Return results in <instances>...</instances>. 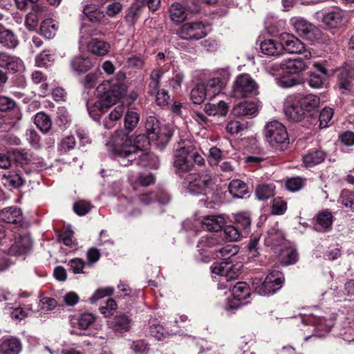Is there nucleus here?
<instances>
[{
    "instance_id": "obj_43",
    "label": "nucleus",
    "mask_w": 354,
    "mask_h": 354,
    "mask_svg": "<svg viewBox=\"0 0 354 354\" xmlns=\"http://www.w3.org/2000/svg\"><path fill=\"white\" fill-rule=\"evenodd\" d=\"M58 26L52 19L44 20L40 25V34L46 39H52L56 35Z\"/></svg>"
},
{
    "instance_id": "obj_23",
    "label": "nucleus",
    "mask_w": 354,
    "mask_h": 354,
    "mask_svg": "<svg viewBox=\"0 0 354 354\" xmlns=\"http://www.w3.org/2000/svg\"><path fill=\"white\" fill-rule=\"evenodd\" d=\"M280 66L283 73L288 75H299L307 68L301 58L285 59L281 62Z\"/></svg>"
},
{
    "instance_id": "obj_41",
    "label": "nucleus",
    "mask_w": 354,
    "mask_h": 354,
    "mask_svg": "<svg viewBox=\"0 0 354 354\" xmlns=\"http://www.w3.org/2000/svg\"><path fill=\"white\" fill-rule=\"evenodd\" d=\"M228 190L233 197L243 198L245 194L248 193V186L241 180L234 179L230 181Z\"/></svg>"
},
{
    "instance_id": "obj_62",
    "label": "nucleus",
    "mask_w": 354,
    "mask_h": 354,
    "mask_svg": "<svg viewBox=\"0 0 354 354\" xmlns=\"http://www.w3.org/2000/svg\"><path fill=\"white\" fill-rule=\"evenodd\" d=\"M30 248L28 243L26 244L22 241L15 242L10 247V252L15 255L21 256L26 254Z\"/></svg>"
},
{
    "instance_id": "obj_47",
    "label": "nucleus",
    "mask_w": 354,
    "mask_h": 354,
    "mask_svg": "<svg viewBox=\"0 0 354 354\" xmlns=\"http://www.w3.org/2000/svg\"><path fill=\"white\" fill-rule=\"evenodd\" d=\"M328 79V77H323L319 73L310 70L307 74L306 82L310 87L313 88H319L324 86Z\"/></svg>"
},
{
    "instance_id": "obj_21",
    "label": "nucleus",
    "mask_w": 354,
    "mask_h": 354,
    "mask_svg": "<svg viewBox=\"0 0 354 354\" xmlns=\"http://www.w3.org/2000/svg\"><path fill=\"white\" fill-rule=\"evenodd\" d=\"M139 200L145 205H149L153 202H158L162 205H167L171 200L167 192L161 188H157L149 192H146L139 196Z\"/></svg>"
},
{
    "instance_id": "obj_32",
    "label": "nucleus",
    "mask_w": 354,
    "mask_h": 354,
    "mask_svg": "<svg viewBox=\"0 0 354 354\" xmlns=\"http://www.w3.org/2000/svg\"><path fill=\"white\" fill-rule=\"evenodd\" d=\"M326 153L320 149H310L303 156V162L308 167H312L323 162L326 158Z\"/></svg>"
},
{
    "instance_id": "obj_6",
    "label": "nucleus",
    "mask_w": 354,
    "mask_h": 354,
    "mask_svg": "<svg viewBox=\"0 0 354 354\" xmlns=\"http://www.w3.org/2000/svg\"><path fill=\"white\" fill-rule=\"evenodd\" d=\"M252 218L248 212H239L233 216L231 224L224 227V234L230 241H236L247 236L251 230Z\"/></svg>"
},
{
    "instance_id": "obj_59",
    "label": "nucleus",
    "mask_w": 354,
    "mask_h": 354,
    "mask_svg": "<svg viewBox=\"0 0 354 354\" xmlns=\"http://www.w3.org/2000/svg\"><path fill=\"white\" fill-rule=\"evenodd\" d=\"M90 203L85 201H78L73 204V211L78 216H84L91 210Z\"/></svg>"
},
{
    "instance_id": "obj_39",
    "label": "nucleus",
    "mask_w": 354,
    "mask_h": 354,
    "mask_svg": "<svg viewBox=\"0 0 354 354\" xmlns=\"http://www.w3.org/2000/svg\"><path fill=\"white\" fill-rule=\"evenodd\" d=\"M276 186L274 183L259 184L255 189V195L260 201L268 200L275 195Z\"/></svg>"
},
{
    "instance_id": "obj_36",
    "label": "nucleus",
    "mask_w": 354,
    "mask_h": 354,
    "mask_svg": "<svg viewBox=\"0 0 354 354\" xmlns=\"http://www.w3.org/2000/svg\"><path fill=\"white\" fill-rule=\"evenodd\" d=\"M140 121V114L136 111L128 109L124 117V129L120 130L123 131L124 134L130 135L136 128Z\"/></svg>"
},
{
    "instance_id": "obj_27",
    "label": "nucleus",
    "mask_w": 354,
    "mask_h": 354,
    "mask_svg": "<svg viewBox=\"0 0 354 354\" xmlns=\"http://www.w3.org/2000/svg\"><path fill=\"white\" fill-rule=\"evenodd\" d=\"M23 220L22 211L17 207H5L0 211V221L10 224L20 223Z\"/></svg>"
},
{
    "instance_id": "obj_3",
    "label": "nucleus",
    "mask_w": 354,
    "mask_h": 354,
    "mask_svg": "<svg viewBox=\"0 0 354 354\" xmlns=\"http://www.w3.org/2000/svg\"><path fill=\"white\" fill-rule=\"evenodd\" d=\"M174 172L179 177L189 173L195 165H205L204 158L198 153L196 146L189 140H181L174 150L173 158Z\"/></svg>"
},
{
    "instance_id": "obj_48",
    "label": "nucleus",
    "mask_w": 354,
    "mask_h": 354,
    "mask_svg": "<svg viewBox=\"0 0 354 354\" xmlns=\"http://www.w3.org/2000/svg\"><path fill=\"white\" fill-rule=\"evenodd\" d=\"M34 122L43 132H48L52 126V122L48 115L44 112H39L35 116Z\"/></svg>"
},
{
    "instance_id": "obj_9",
    "label": "nucleus",
    "mask_w": 354,
    "mask_h": 354,
    "mask_svg": "<svg viewBox=\"0 0 354 354\" xmlns=\"http://www.w3.org/2000/svg\"><path fill=\"white\" fill-rule=\"evenodd\" d=\"M291 22L297 34L312 43L323 41L322 32L320 29L303 18H292Z\"/></svg>"
},
{
    "instance_id": "obj_50",
    "label": "nucleus",
    "mask_w": 354,
    "mask_h": 354,
    "mask_svg": "<svg viewBox=\"0 0 354 354\" xmlns=\"http://www.w3.org/2000/svg\"><path fill=\"white\" fill-rule=\"evenodd\" d=\"M257 111V106L253 102H241L235 109L236 114L240 115H252Z\"/></svg>"
},
{
    "instance_id": "obj_11",
    "label": "nucleus",
    "mask_w": 354,
    "mask_h": 354,
    "mask_svg": "<svg viewBox=\"0 0 354 354\" xmlns=\"http://www.w3.org/2000/svg\"><path fill=\"white\" fill-rule=\"evenodd\" d=\"M353 66L347 62L332 69L331 76L336 80V85L340 90L351 91L353 87L354 73Z\"/></svg>"
},
{
    "instance_id": "obj_18",
    "label": "nucleus",
    "mask_w": 354,
    "mask_h": 354,
    "mask_svg": "<svg viewBox=\"0 0 354 354\" xmlns=\"http://www.w3.org/2000/svg\"><path fill=\"white\" fill-rule=\"evenodd\" d=\"M95 59L84 55L74 56L70 61L71 69L78 75L87 73L95 67Z\"/></svg>"
},
{
    "instance_id": "obj_12",
    "label": "nucleus",
    "mask_w": 354,
    "mask_h": 354,
    "mask_svg": "<svg viewBox=\"0 0 354 354\" xmlns=\"http://www.w3.org/2000/svg\"><path fill=\"white\" fill-rule=\"evenodd\" d=\"M205 24L200 21L184 23L177 31L180 38L185 40H199L207 35Z\"/></svg>"
},
{
    "instance_id": "obj_45",
    "label": "nucleus",
    "mask_w": 354,
    "mask_h": 354,
    "mask_svg": "<svg viewBox=\"0 0 354 354\" xmlns=\"http://www.w3.org/2000/svg\"><path fill=\"white\" fill-rule=\"evenodd\" d=\"M232 295L234 298H239L243 300L248 299L250 295V288L249 285L245 281L237 282L232 289Z\"/></svg>"
},
{
    "instance_id": "obj_30",
    "label": "nucleus",
    "mask_w": 354,
    "mask_h": 354,
    "mask_svg": "<svg viewBox=\"0 0 354 354\" xmlns=\"http://www.w3.org/2000/svg\"><path fill=\"white\" fill-rule=\"evenodd\" d=\"M111 48L109 42L98 38H91L87 44L88 50L93 55L102 57L108 54Z\"/></svg>"
},
{
    "instance_id": "obj_54",
    "label": "nucleus",
    "mask_w": 354,
    "mask_h": 354,
    "mask_svg": "<svg viewBox=\"0 0 354 354\" xmlns=\"http://www.w3.org/2000/svg\"><path fill=\"white\" fill-rule=\"evenodd\" d=\"M15 160L19 164L30 165L32 163V154L24 149H15L13 151Z\"/></svg>"
},
{
    "instance_id": "obj_16",
    "label": "nucleus",
    "mask_w": 354,
    "mask_h": 354,
    "mask_svg": "<svg viewBox=\"0 0 354 354\" xmlns=\"http://www.w3.org/2000/svg\"><path fill=\"white\" fill-rule=\"evenodd\" d=\"M22 64L23 62L19 57L4 51L0 52V71L5 75L17 73Z\"/></svg>"
},
{
    "instance_id": "obj_20",
    "label": "nucleus",
    "mask_w": 354,
    "mask_h": 354,
    "mask_svg": "<svg viewBox=\"0 0 354 354\" xmlns=\"http://www.w3.org/2000/svg\"><path fill=\"white\" fill-rule=\"evenodd\" d=\"M225 239H227V236H225L224 231L203 236L198 242L197 248L201 250L218 249L224 243Z\"/></svg>"
},
{
    "instance_id": "obj_14",
    "label": "nucleus",
    "mask_w": 354,
    "mask_h": 354,
    "mask_svg": "<svg viewBox=\"0 0 354 354\" xmlns=\"http://www.w3.org/2000/svg\"><path fill=\"white\" fill-rule=\"evenodd\" d=\"M283 112L288 120L292 122H300L305 118H308L295 94L286 97Z\"/></svg>"
},
{
    "instance_id": "obj_29",
    "label": "nucleus",
    "mask_w": 354,
    "mask_h": 354,
    "mask_svg": "<svg viewBox=\"0 0 354 354\" xmlns=\"http://www.w3.org/2000/svg\"><path fill=\"white\" fill-rule=\"evenodd\" d=\"M86 106L89 115L95 121H99L102 114L111 107L100 98L95 102H93L91 100H87Z\"/></svg>"
},
{
    "instance_id": "obj_5",
    "label": "nucleus",
    "mask_w": 354,
    "mask_h": 354,
    "mask_svg": "<svg viewBox=\"0 0 354 354\" xmlns=\"http://www.w3.org/2000/svg\"><path fill=\"white\" fill-rule=\"evenodd\" d=\"M145 128L147 134L160 148H164L173 136V130L166 124H162L154 115H147L145 120Z\"/></svg>"
},
{
    "instance_id": "obj_31",
    "label": "nucleus",
    "mask_w": 354,
    "mask_h": 354,
    "mask_svg": "<svg viewBox=\"0 0 354 354\" xmlns=\"http://www.w3.org/2000/svg\"><path fill=\"white\" fill-rule=\"evenodd\" d=\"M144 10L142 3L140 1L136 0L133 2L126 10L124 20L126 23L133 26L140 19Z\"/></svg>"
},
{
    "instance_id": "obj_33",
    "label": "nucleus",
    "mask_w": 354,
    "mask_h": 354,
    "mask_svg": "<svg viewBox=\"0 0 354 354\" xmlns=\"http://www.w3.org/2000/svg\"><path fill=\"white\" fill-rule=\"evenodd\" d=\"M19 44L17 35L3 25L0 30V44L8 49H15Z\"/></svg>"
},
{
    "instance_id": "obj_61",
    "label": "nucleus",
    "mask_w": 354,
    "mask_h": 354,
    "mask_svg": "<svg viewBox=\"0 0 354 354\" xmlns=\"http://www.w3.org/2000/svg\"><path fill=\"white\" fill-rule=\"evenodd\" d=\"M313 71L319 73L323 77L329 78L331 77L332 69H328L326 66V61L323 62H315L313 65Z\"/></svg>"
},
{
    "instance_id": "obj_38",
    "label": "nucleus",
    "mask_w": 354,
    "mask_h": 354,
    "mask_svg": "<svg viewBox=\"0 0 354 354\" xmlns=\"http://www.w3.org/2000/svg\"><path fill=\"white\" fill-rule=\"evenodd\" d=\"M83 13L93 23L102 24L105 19L104 12L96 8L95 5H86L83 9Z\"/></svg>"
},
{
    "instance_id": "obj_26",
    "label": "nucleus",
    "mask_w": 354,
    "mask_h": 354,
    "mask_svg": "<svg viewBox=\"0 0 354 354\" xmlns=\"http://www.w3.org/2000/svg\"><path fill=\"white\" fill-rule=\"evenodd\" d=\"M25 180L16 171H8L1 177V183L9 190L19 189L24 185Z\"/></svg>"
},
{
    "instance_id": "obj_35",
    "label": "nucleus",
    "mask_w": 354,
    "mask_h": 354,
    "mask_svg": "<svg viewBox=\"0 0 354 354\" xmlns=\"http://www.w3.org/2000/svg\"><path fill=\"white\" fill-rule=\"evenodd\" d=\"M260 48L263 53L269 56H278L283 54V47L279 40L278 42L272 39L261 41Z\"/></svg>"
},
{
    "instance_id": "obj_40",
    "label": "nucleus",
    "mask_w": 354,
    "mask_h": 354,
    "mask_svg": "<svg viewBox=\"0 0 354 354\" xmlns=\"http://www.w3.org/2000/svg\"><path fill=\"white\" fill-rule=\"evenodd\" d=\"M171 21L178 24L183 22L187 17L186 8L180 3H173L169 9Z\"/></svg>"
},
{
    "instance_id": "obj_55",
    "label": "nucleus",
    "mask_w": 354,
    "mask_h": 354,
    "mask_svg": "<svg viewBox=\"0 0 354 354\" xmlns=\"http://www.w3.org/2000/svg\"><path fill=\"white\" fill-rule=\"evenodd\" d=\"M339 200L344 207L354 212V192L343 189L341 192Z\"/></svg>"
},
{
    "instance_id": "obj_57",
    "label": "nucleus",
    "mask_w": 354,
    "mask_h": 354,
    "mask_svg": "<svg viewBox=\"0 0 354 354\" xmlns=\"http://www.w3.org/2000/svg\"><path fill=\"white\" fill-rule=\"evenodd\" d=\"M113 292L114 289L112 287L100 288L95 291L89 300L91 303L94 304L105 297L111 296Z\"/></svg>"
},
{
    "instance_id": "obj_63",
    "label": "nucleus",
    "mask_w": 354,
    "mask_h": 354,
    "mask_svg": "<svg viewBox=\"0 0 354 354\" xmlns=\"http://www.w3.org/2000/svg\"><path fill=\"white\" fill-rule=\"evenodd\" d=\"M222 151L216 147H212L209 150L208 161L211 165H217L222 159Z\"/></svg>"
},
{
    "instance_id": "obj_56",
    "label": "nucleus",
    "mask_w": 354,
    "mask_h": 354,
    "mask_svg": "<svg viewBox=\"0 0 354 354\" xmlns=\"http://www.w3.org/2000/svg\"><path fill=\"white\" fill-rule=\"evenodd\" d=\"M95 317L88 313H84L80 315L77 319V326L82 330H86L95 322Z\"/></svg>"
},
{
    "instance_id": "obj_49",
    "label": "nucleus",
    "mask_w": 354,
    "mask_h": 354,
    "mask_svg": "<svg viewBox=\"0 0 354 354\" xmlns=\"http://www.w3.org/2000/svg\"><path fill=\"white\" fill-rule=\"evenodd\" d=\"M55 54L50 50H44L35 57V64L38 67L48 68L55 60Z\"/></svg>"
},
{
    "instance_id": "obj_34",
    "label": "nucleus",
    "mask_w": 354,
    "mask_h": 354,
    "mask_svg": "<svg viewBox=\"0 0 354 354\" xmlns=\"http://www.w3.org/2000/svg\"><path fill=\"white\" fill-rule=\"evenodd\" d=\"M333 216L328 209L319 212L316 216V223L313 226L315 231L324 232L330 228L333 223Z\"/></svg>"
},
{
    "instance_id": "obj_19",
    "label": "nucleus",
    "mask_w": 354,
    "mask_h": 354,
    "mask_svg": "<svg viewBox=\"0 0 354 354\" xmlns=\"http://www.w3.org/2000/svg\"><path fill=\"white\" fill-rule=\"evenodd\" d=\"M295 95L299 101L304 112H306L307 117L310 120L311 114L318 111L320 104V97L313 93H297Z\"/></svg>"
},
{
    "instance_id": "obj_44",
    "label": "nucleus",
    "mask_w": 354,
    "mask_h": 354,
    "mask_svg": "<svg viewBox=\"0 0 354 354\" xmlns=\"http://www.w3.org/2000/svg\"><path fill=\"white\" fill-rule=\"evenodd\" d=\"M285 240L283 232L278 228L273 227L268 231L265 241L271 246H278L281 245Z\"/></svg>"
},
{
    "instance_id": "obj_24",
    "label": "nucleus",
    "mask_w": 354,
    "mask_h": 354,
    "mask_svg": "<svg viewBox=\"0 0 354 354\" xmlns=\"http://www.w3.org/2000/svg\"><path fill=\"white\" fill-rule=\"evenodd\" d=\"M21 348V342L17 337H3L0 339V351L3 354H19Z\"/></svg>"
},
{
    "instance_id": "obj_13",
    "label": "nucleus",
    "mask_w": 354,
    "mask_h": 354,
    "mask_svg": "<svg viewBox=\"0 0 354 354\" xmlns=\"http://www.w3.org/2000/svg\"><path fill=\"white\" fill-rule=\"evenodd\" d=\"M279 41L283 47V52L286 51L290 54H302L308 58L311 56L310 51L306 50L305 45L297 37L288 32L280 35Z\"/></svg>"
},
{
    "instance_id": "obj_10",
    "label": "nucleus",
    "mask_w": 354,
    "mask_h": 354,
    "mask_svg": "<svg viewBox=\"0 0 354 354\" xmlns=\"http://www.w3.org/2000/svg\"><path fill=\"white\" fill-rule=\"evenodd\" d=\"M258 85L248 73L239 75L234 82L232 95L236 98H243L256 95Z\"/></svg>"
},
{
    "instance_id": "obj_7",
    "label": "nucleus",
    "mask_w": 354,
    "mask_h": 354,
    "mask_svg": "<svg viewBox=\"0 0 354 354\" xmlns=\"http://www.w3.org/2000/svg\"><path fill=\"white\" fill-rule=\"evenodd\" d=\"M98 98L112 106L125 96L127 86L126 84H119L110 81H105L97 87Z\"/></svg>"
},
{
    "instance_id": "obj_4",
    "label": "nucleus",
    "mask_w": 354,
    "mask_h": 354,
    "mask_svg": "<svg viewBox=\"0 0 354 354\" xmlns=\"http://www.w3.org/2000/svg\"><path fill=\"white\" fill-rule=\"evenodd\" d=\"M263 134L270 146L276 151H284L289 146L286 127L277 120L268 122L263 129Z\"/></svg>"
},
{
    "instance_id": "obj_58",
    "label": "nucleus",
    "mask_w": 354,
    "mask_h": 354,
    "mask_svg": "<svg viewBox=\"0 0 354 354\" xmlns=\"http://www.w3.org/2000/svg\"><path fill=\"white\" fill-rule=\"evenodd\" d=\"M69 270L74 274L85 273L84 271L86 263L80 258H73L68 262Z\"/></svg>"
},
{
    "instance_id": "obj_60",
    "label": "nucleus",
    "mask_w": 354,
    "mask_h": 354,
    "mask_svg": "<svg viewBox=\"0 0 354 354\" xmlns=\"http://www.w3.org/2000/svg\"><path fill=\"white\" fill-rule=\"evenodd\" d=\"M247 128V124L238 120H231L226 126V130L230 134H238Z\"/></svg>"
},
{
    "instance_id": "obj_37",
    "label": "nucleus",
    "mask_w": 354,
    "mask_h": 354,
    "mask_svg": "<svg viewBox=\"0 0 354 354\" xmlns=\"http://www.w3.org/2000/svg\"><path fill=\"white\" fill-rule=\"evenodd\" d=\"M224 243L218 249H214L216 259H220L222 261H230L234 259V256L238 253L239 248L237 245Z\"/></svg>"
},
{
    "instance_id": "obj_42",
    "label": "nucleus",
    "mask_w": 354,
    "mask_h": 354,
    "mask_svg": "<svg viewBox=\"0 0 354 354\" xmlns=\"http://www.w3.org/2000/svg\"><path fill=\"white\" fill-rule=\"evenodd\" d=\"M279 259L280 262L283 265H292L298 261L299 254L296 249L288 247L281 250L279 253Z\"/></svg>"
},
{
    "instance_id": "obj_64",
    "label": "nucleus",
    "mask_w": 354,
    "mask_h": 354,
    "mask_svg": "<svg viewBox=\"0 0 354 354\" xmlns=\"http://www.w3.org/2000/svg\"><path fill=\"white\" fill-rule=\"evenodd\" d=\"M122 10V4L120 1L112 2L107 5L106 14L110 17H115Z\"/></svg>"
},
{
    "instance_id": "obj_25",
    "label": "nucleus",
    "mask_w": 354,
    "mask_h": 354,
    "mask_svg": "<svg viewBox=\"0 0 354 354\" xmlns=\"http://www.w3.org/2000/svg\"><path fill=\"white\" fill-rule=\"evenodd\" d=\"M333 114V109L330 107L326 106L320 112L317 111L316 113L311 114L310 123L314 125L318 124L319 129L326 128L331 120Z\"/></svg>"
},
{
    "instance_id": "obj_1",
    "label": "nucleus",
    "mask_w": 354,
    "mask_h": 354,
    "mask_svg": "<svg viewBox=\"0 0 354 354\" xmlns=\"http://www.w3.org/2000/svg\"><path fill=\"white\" fill-rule=\"evenodd\" d=\"M110 147L113 156L122 166L136 165L156 169L159 160L156 156L147 151L151 138L147 134H139L133 139L132 134L116 131Z\"/></svg>"
},
{
    "instance_id": "obj_46",
    "label": "nucleus",
    "mask_w": 354,
    "mask_h": 354,
    "mask_svg": "<svg viewBox=\"0 0 354 354\" xmlns=\"http://www.w3.org/2000/svg\"><path fill=\"white\" fill-rule=\"evenodd\" d=\"M208 96L205 88V84L203 83L197 84L191 91L190 100L195 104H201L203 103Z\"/></svg>"
},
{
    "instance_id": "obj_15",
    "label": "nucleus",
    "mask_w": 354,
    "mask_h": 354,
    "mask_svg": "<svg viewBox=\"0 0 354 354\" xmlns=\"http://www.w3.org/2000/svg\"><path fill=\"white\" fill-rule=\"evenodd\" d=\"M243 268L241 262H234V259L230 261H221L211 266L213 273L221 276H225L227 281L236 279Z\"/></svg>"
},
{
    "instance_id": "obj_53",
    "label": "nucleus",
    "mask_w": 354,
    "mask_h": 354,
    "mask_svg": "<svg viewBox=\"0 0 354 354\" xmlns=\"http://www.w3.org/2000/svg\"><path fill=\"white\" fill-rule=\"evenodd\" d=\"M203 227L206 230L214 233L223 232V230H221V225L214 216H208L204 218V221H203Z\"/></svg>"
},
{
    "instance_id": "obj_28",
    "label": "nucleus",
    "mask_w": 354,
    "mask_h": 354,
    "mask_svg": "<svg viewBox=\"0 0 354 354\" xmlns=\"http://www.w3.org/2000/svg\"><path fill=\"white\" fill-rule=\"evenodd\" d=\"M131 319L125 314L116 315L108 321L110 328L115 332L124 333L130 328Z\"/></svg>"
},
{
    "instance_id": "obj_8",
    "label": "nucleus",
    "mask_w": 354,
    "mask_h": 354,
    "mask_svg": "<svg viewBox=\"0 0 354 354\" xmlns=\"http://www.w3.org/2000/svg\"><path fill=\"white\" fill-rule=\"evenodd\" d=\"M284 282L283 273L273 270L267 274L263 283L255 287V292L261 296H269L280 290Z\"/></svg>"
},
{
    "instance_id": "obj_22",
    "label": "nucleus",
    "mask_w": 354,
    "mask_h": 354,
    "mask_svg": "<svg viewBox=\"0 0 354 354\" xmlns=\"http://www.w3.org/2000/svg\"><path fill=\"white\" fill-rule=\"evenodd\" d=\"M322 22L330 29L339 28L346 22L345 13L342 10L333 9L323 15Z\"/></svg>"
},
{
    "instance_id": "obj_52",
    "label": "nucleus",
    "mask_w": 354,
    "mask_h": 354,
    "mask_svg": "<svg viewBox=\"0 0 354 354\" xmlns=\"http://www.w3.org/2000/svg\"><path fill=\"white\" fill-rule=\"evenodd\" d=\"M287 210V203L281 197L277 196L272 201L271 214L273 215H283Z\"/></svg>"
},
{
    "instance_id": "obj_2",
    "label": "nucleus",
    "mask_w": 354,
    "mask_h": 354,
    "mask_svg": "<svg viewBox=\"0 0 354 354\" xmlns=\"http://www.w3.org/2000/svg\"><path fill=\"white\" fill-rule=\"evenodd\" d=\"M188 192L194 196H203L198 203L201 206L214 208L219 203L220 196L214 189L212 176L207 171L189 173L185 178Z\"/></svg>"
},
{
    "instance_id": "obj_17",
    "label": "nucleus",
    "mask_w": 354,
    "mask_h": 354,
    "mask_svg": "<svg viewBox=\"0 0 354 354\" xmlns=\"http://www.w3.org/2000/svg\"><path fill=\"white\" fill-rule=\"evenodd\" d=\"M230 73L223 70L219 76L209 79L205 84V91L209 98H213L218 95L225 86L229 81Z\"/></svg>"
},
{
    "instance_id": "obj_51",
    "label": "nucleus",
    "mask_w": 354,
    "mask_h": 354,
    "mask_svg": "<svg viewBox=\"0 0 354 354\" xmlns=\"http://www.w3.org/2000/svg\"><path fill=\"white\" fill-rule=\"evenodd\" d=\"M76 145V140L73 136H68L62 139L57 147L60 155L66 154L73 150Z\"/></svg>"
}]
</instances>
